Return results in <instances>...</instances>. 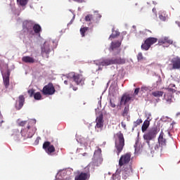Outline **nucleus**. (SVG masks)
Wrapping results in <instances>:
<instances>
[{"mask_svg":"<svg viewBox=\"0 0 180 180\" xmlns=\"http://www.w3.org/2000/svg\"><path fill=\"white\" fill-rule=\"evenodd\" d=\"M103 114H101L96 119L95 129L97 131H99V130L101 131L102 129H103Z\"/></svg>","mask_w":180,"mask_h":180,"instance_id":"f8f14e48","label":"nucleus"},{"mask_svg":"<svg viewBox=\"0 0 180 180\" xmlns=\"http://www.w3.org/2000/svg\"><path fill=\"white\" fill-rule=\"evenodd\" d=\"M117 36H120V32H115V34H112L110 36V39H116V37H117Z\"/></svg>","mask_w":180,"mask_h":180,"instance_id":"58836bf2","label":"nucleus"},{"mask_svg":"<svg viewBox=\"0 0 180 180\" xmlns=\"http://www.w3.org/2000/svg\"><path fill=\"white\" fill-rule=\"evenodd\" d=\"M129 105L125 106L124 111L122 112V116H123V117H126V116H127V115L129 114Z\"/></svg>","mask_w":180,"mask_h":180,"instance_id":"473e14b6","label":"nucleus"},{"mask_svg":"<svg viewBox=\"0 0 180 180\" xmlns=\"http://www.w3.org/2000/svg\"><path fill=\"white\" fill-rule=\"evenodd\" d=\"M64 84H65V85H68V81L65 80V81H64Z\"/></svg>","mask_w":180,"mask_h":180,"instance_id":"8fccbe9b","label":"nucleus"},{"mask_svg":"<svg viewBox=\"0 0 180 180\" xmlns=\"http://www.w3.org/2000/svg\"><path fill=\"white\" fill-rule=\"evenodd\" d=\"M169 88H175V84H170L169 86Z\"/></svg>","mask_w":180,"mask_h":180,"instance_id":"de8ad7c7","label":"nucleus"},{"mask_svg":"<svg viewBox=\"0 0 180 180\" xmlns=\"http://www.w3.org/2000/svg\"><path fill=\"white\" fill-rule=\"evenodd\" d=\"M70 88H72L73 91H77L78 89V87H74L72 84H70Z\"/></svg>","mask_w":180,"mask_h":180,"instance_id":"49530a36","label":"nucleus"},{"mask_svg":"<svg viewBox=\"0 0 180 180\" xmlns=\"http://www.w3.org/2000/svg\"><path fill=\"white\" fill-rule=\"evenodd\" d=\"M121 126L122 127H123V129H124V130H126V124L124 122H121Z\"/></svg>","mask_w":180,"mask_h":180,"instance_id":"a18cd8bd","label":"nucleus"},{"mask_svg":"<svg viewBox=\"0 0 180 180\" xmlns=\"http://www.w3.org/2000/svg\"><path fill=\"white\" fill-rule=\"evenodd\" d=\"M73 1L75 2L76 0H73Z\"/></svg>","mask_w":180,"mask_h":180,"instance_id":"052dcab7","label":"nucleus"},{"mask_svg":"<svg viewBox=\"0 0 180 180\" xmlns=\"http://www.w3.org/2000/svg\"><path fill=\"white\" fill-rule=\"evenodd\" d=\"M98 71H102V68L101 66L98 67Z\"/></svg>","mask_w":180,"mask_h":180,"instance_id":"864d4df0","label":"nucleus"},{"mask_svg":"<svg viewBox=\"0 0 180 180\" xmlns=\"http://www.w3.org/2000/svg\"><path fill=\"white\" fill-rule=\"evenodd\" d=\"M51 44H54V41L51 39L46 40L44 42V44L41 46V54L42 56H44V54H46V56H49V54H50L51 51V49H50V46H51Z\"/></svg>","mask_w":180,"mask_h":180,"instance_id":"0eeeda50","label":"nucleus"},{"mask_svg":"<svg viewBox=\"0 0 180 180\" xmlns=\"http://www.w3.org/2000/svg\"><path fill=\"white\" fill-rule=\"evenodd\" d=\"M43 95H54L56 94V88L53 83H49L48 84L45 85L41 91Z\"/></svg>","mask_w":180,"mask_h":180,"instance_id":"6e6552de","label":"nucleus"},{"mask_svg":"<svg viewBox=\"0 0 180 180\" xmlns=\"http://www.w3.org/2000/svg\"><path fill=\"white\" fill-rule=\"evenodd\" d=\"M27 92L30 98H33V96H34V89H30L27 91Z\"/></svg>","mask_w":180,"mask_h":180,"instance_id":"ea45409f","label":"nucleus"},{"mask_svg":"<svg viewBox=\"0 0 180 180\" xmlns=\"http://www.w3.org/2000/svg\"><path fill=\"white\" fill-rule=\"evenodd\" d=\"M25 105V96L20 95L18 96V100L15 103V108L17 110H20L21 108H23Z\"/></svg>","mask_w":180,"mask_h":180,"instance_id":"a211bd4d","label":"nucleus"},{"mask_svg":"<svg viewBox=\"0 0 180 180\" xmlns=\"http://www.w3.org/2000/svg\"><path fill=\"white\" fill-rule=\"evenodd\" d=\"M124 147V136L122 131H119L115 134V148L117 154L119 155Z\"/></svg>","mask_w":180,"mask_h":180,"instance_id":"f03ea898","label":"nucleus"},{"mask_svg":"<svg viewBox=\"0 0 180 180\" xmlns=\"http://www.w3.org/2000/svg\"><path fill=\"white\" fill-rule=\"evenodd\" d=\"M143 123V120L141 119H138L136 121L134 122V127H137V126H140Z\"/></svg>","mask_w":180,"mask_h":180,"instance_id":"e433bc0d","label":"nucleus"},{"mask_svg":"<svg viewBox=\"0 0 180 180\" xmlns=\"http://www.w3.org/2000/svg\"><path fill=\"white\" fill-rule=\"evenodd\" d=\"M160 132V129L158 127H153L150 128L144 135L143 140H145L146 143L148 144L149 148L150 150H160V143H150V141L154 140L155 137H157V134Z\"/></svg>","mask_w":180,"mask_h":180,"instance_id":"f257e3e1","label":"nucleus"},{"mask_svg":"<svg viewBox=\"0 0 180 180\" xmlns=\"http://www.w3.org/2000/svg\"><path fill=\"white\" fill-rule=\"evenodd\" d=\"M75 2H78L79 4H82V2H84V0H76Z\"/></svg>","mask_w":180,"mask_h":180,"instance_id":"09e8293b","label":"nucleus"},{"mask_svg":"<svg viewBox=\"0 0 180 180\" xmlns=\"http://www.w3.org/2000/svg\"><path fill=\"white\" fill-rule=\"evenodd\" d=\"M42 148L48 155H53V153L56 152V148L54 146L51 145L50 141H45L43 144Z\"/></svg>","mask_w":180,"mask_h":180,"instance_id":"9d476101","label":"nucleus"},{"mask_svg":"<svg viewBox=\"0 0 180 180\" xmlns=\"http://www.w3.org/2000/svg\"><path fill=\"white\" fill-rule=\"evenodd\" d=\"M34 98L35 101H40L41 99V94L40 92H37L34 94Z\"/></svg>","mask_w":180,"mask_h":180,"instance_id":"f704fd0d","label":"nucleus"},{"mask_svg":"<svg viewBox=\"0 0 180 180\" xmlns=\"http://www.w3.org/2000/svg\"><path fill=\"white\" fill-rule=\"evenodd\" d=\"M29 0H17L18 4H20L21 6H26Z\"/></svg>","mask_w":180,"mask_h":180,"instance_id":"72a5a7b5","label":"nucleus"},{"mask_svg":"<svg viewBox=\"0 0 180 180\" xmlns=\"http://www.w3.org/2000/svg\"><path fill=\"white\" fill-rule=\"evenodd\" d=\"M159 19H160V20H162V22H165V20H167V17L165 16V13L163 12L161 14H160Z\"/></svg>","mask_w":180,"mask_h":180,"instance_id":"c9c22d12","label":"nucleus"},{"mask_svg":"<svg viewBox=\"0 0 180 180\" xmlns=\"http://www.w3.org/2000/svg\"><path fill=\"white\" fill-rule=\"evenodd\" d=\"M158 41V39L155 37H148L147 38L144 43L141 45V49L143 50H145V51H147L148 50H150V47L153 46V44H155Z\"/></svg>","mask_w":180,"mask_h":180,"instance_id":"39448f33","label":"nucleus"},{"mask_svg":"<svg viewBox=\"0 0 180 180\" xmlns=\"http://www.w3.org/2000/svg\"><path fill=\"white\" fill-rule=\"evenodd\" d=\"M167 89L169 92H172V94H175V92H176V90H175V89H172L171 87H168Z\"/></svg>","mask_w":180,"mask_h":180,"instance_id":"79ce46f5","label":"nucleus"},{"mask_svg":"<svg viewBox=\"0 0 180 180\" xmlns=\"http://www.w3.org/2000/svg\"><path fill=\"white\" fill-rule=\"evenodd\" d=\"M71 23H72V21H70V22H69L68 25H71Z\"/></svg>","mask_w":180,"mask_h":180,"instance_id":"6e6d98bb","label":"nucleus"},{"mask_svg":"<svg viewBox=\"0 0 180 180\" xmlns=\"http://www.w3.org/2000/svg\"><path fill=\"white\" fill-rule=\"evenodd\" d=\"M27 139H32L33 136H34V133H36V128L33 127H30V125H28L27 127Z\"/></svg>","mask_w":180,"mask_h":180,"instance_id":"4be33fe9","label":"nucleus"},{"mask_svg":"<svg viewBox=\"0 0 180 180\" xmlns=\"http://www.w3.org/2000/svg\"><path fill=\"white\" fill-rule=\"evenodd\" d=\"M71 174V171L68 169H63L60 170L58 174H56V179L63 180L67 175H70Z\"/></svg>","mask_w":180,"mask_h":180,"instance_id":"f3484780","label":"nucleus"},{"mask_svg":"<svg viewBox=\"0 0 180 180\" xmlns=\"http://www.w3.org/2000/svg\"><path fill=\"white\" fill-rule=\"evenodd\" d=\"M26 123H27V121H21L18 123V126H21L22 127H23V126H25Z\"/></svg>","mask_w":180,"mask_h":180,"instance_id":"37998d69","label":"nucleus"},{"mask_svg":"<svg viewBox=\"0 0 180 180\" xmlns=\"http://www.w3.org/2000/svg\"><path fill=\"white\" fill-rule=\"evenodd\" d=\"M131 160V153H127L121 155L119 160V167H123V165H127Z\"/></svg>","mask_w":180,"mask_h":180,"instance_id":"1a4fd4ad","label":"nucleus"},{"mask_svg":"<svg viewBox=\"0 0 180 180\" xmlns=\"http://www.w3.org/2000/svg\"><path fill=\"white\" fill-rule=\"evenodd\" d=\"M102 158H98L96 160H94V164L95 167H99V165H101V164H102Z\"/></svg>","mask_w":180,"mask_h":180,"instance_id":"7c9ffc66","label":"nucleus"},{"mask_svg":"<svg viewBox=\"0 0 180 180\" xmlns=\"http://www.w3.org/2000/svg\"><path fill=\"white\" fill-rule=\"evenodd\" d=\"M97 151H98V153H101V149H98Z\"/></svg>","mask_w":180,"mask_h":180,"instance_id":"4d7b16f0","label":"nucleus"},{"mask_svg":"<svg viewBox=\"0 0 180 180\" xmlns=\"http://www.w3.org/2000/svg\"><path fill=\"white\" fill-rule=\"evenodd\" d=\"M139 92H140V88L135 89L134 95H139Z\"/></svg>","mask_w":180,"mask_h":180,"instance_id":"c03bdc74","label":"nucleus"},{"mask_svg":"<svg viewBox=\"0 0 180 180\" xmlns=\"http://www.w3.org/2000/svg\"><path fill=\"white\" fill-rule=\"evenodd\" d=\"M150 120H150V117H148L147 120H146L143 122V124L141 127V130H142L143 133H145V131H147V129H148V127H150Z\"/></svg>","mask_w":180,"mask_h":180,"instance_id":"b1692460","label":"nucleus"},{"mask_svg":"<svg viewBox=\"0 0 180 180\" xmlns=\"http://www.w3.org/2000/svg\"><path fill=\"white\" fill-rule=\"evenodd\" d=\"M164 95V91H155L152 92V96L155 98H161Z\"/></svg>","mask_w":180,"mask_h":180,"instance_id":"c85d7f7f","label":"nucleus"},{"mask_svg":"<svg viewBox=\"0 0 180 180\" xmlns=\"http://www.w3.org/2000/svg\"><path fill=\"white\" fill-rule=\"evenodd\" d=\"M73 1L75 2L76 0H73Z\"/></svg>","mask_w":180,"mask_h":180,"instance_id":"bf43d9fd","label":"nucleus"},{"mask_svg":"<svg viewBox=\"0 0 180 180\" xmlns=\"http://www.w3.org/2000/svg\"><path fill=\"white\" fill-rule=\"evenodd\" d=\"M124 169L122 170V174L123 175L124 179H127V176L130 175L131 172H132L131 166L124 165Z\"/></svg>","mask_w":180,"mask_h":180,"instance_id":"dca6fc26","label":"nucleus"},{"mask_svg":"<svg viewBox=\"0 0 180 180\" xmlns=\"http://www.w3.org/2000/svg\"><path fill=\"white\" fill-rule=\"evenodd\" d=\"M110 108H116V98H110Z\"/></svg>","mask_w":180,"mask_h":180,"instance_id":"2f4dec72","label":"nucleus"},{"mask_svg":"<svg viewBox=\"0 0 180 180\" xmlns=\"http://www.w3.org/2000/svg\"><path fill=\"white\" fill-rule=\"evenodd\" d=\"M32 30L34 36V34H40V32H41V26H40L39 24H34L32 26Z\"/></svg>","mask_w":180,"mask_h":180,"instance_id":"a878e982","label":"nucleus"},{"mask_svg":"<svg viewBox=\"0 0 180 180\" xmlns=\"http://www.w3.org/2000/svg\"><path fill=\"white\" fill-rule=\"evenodd\" d=\"M158 143L162 146H167V139H164V132L161 131L158 137Z\"/></svg>","mask_w":180,"mask_h":180,"instance_id":"5701e85b","label":"nucleus"},{"mask_svg":"<svg viewBox=\"0 0 180 180\" xmlns=\"http://www.w3.org/2000/svg\"><path fill=\"white\" fill-rule=\"evenodd\" d=\"M131 101V97L130 96V94H124L121 97L120 106H122V105H127V103H129Z\"/></svg>","mask_w":180,"mask_h":180,"instance_id":"aec40b11","label":"nucleus"},{"mask_svg":"<svg viewBox=\"0 0 180 180\" xmlns=\"http://www.w3.org/2000/svg\"><path fill=\"white\" fill-rule=\"evenodd\" d=\"M171 63H172L173 70L180 69V58L179 57L173 58L171 60Z\"/></svg>","mask_w":180,"mask_h":180,"instance_id":"6ab92c4d","label":"nucleus"},{"mask_svg":"<svg viewBox=\"0 0 180 180\" xmlns=\"http://www.w3.org/2000/svg\"><path fill=\"white\" fill-rule=\"evenodd\" d=\"M68 78L73 79L77 85H84L85 82V78L82 75L72 72L68 74Z\"/></svg>","mask_w":180,"mask_h":180,"instance_id":"7ed1b4c3","label":"nucleus"},{"mask_svg":"<svg viewBox=\"0 0 180 180\" xmlns=\"http://www.w3.org/2000/svg\"><path fill=\"white\" fill-rule=\"evenodd\" d=\"M27 130L26 129H22L21 130V135L22 136V137H25L26 139H27Z\"/></svg>","mask_w":180,"mask_h":180,"instance_id":"4c0bfd02","label":"nucleus"},{"mask_svg":"<svg viewBox=\"0 0 180 180\" xmlns=\"http://www.w3.org/2000/svg\"><path fill=\"white\" fill-rule=\"evenodd\" d=\"M147 32H150V33H151V31H150V30H147Z\"/></svg>","mask_w":180,"mask_h":180,"instance_id":"13d9d810","label":"nucleus"},{"mask_svg":"<svg viewBox=\"0 0 180 180\" xmlns=\"http://www.w3.org/2000/svg\"><path fill=\"white\" fill-rule=\"evenodd\" d=\"M22 63H26L28 64H34V63L35 62L34 58L30 56H23L22 58Z\"/></svg>","mask_w":180,"mask_h":180,"instance_id":"bb28decb","label":"nucleus"},{"mask_svg":"<svg viewBox=\"0 0 180 180\" xmlns=\"http://www.w3.org/2000/svg\"><path fill=\"white\" fill-rule=\"evenodd\" d=\"M112 65L115 64H118V65H122V64H126V59L122 58L121 57L117 58H112Z\"/></svg>","mask_w":180,"mask_h":180,"instance_id":"393cba45","label":"nucleus"},{"mask_svg":"<svg viewBox=\"0 0 180 180\" xmlns=\"http://www.w3.org/2000/svg\"><path fill=\"white\" fill-rule=\"evenodd\" d=\"M160 44H172L173 41L172 40L169 39L168 37H164L162 39L159 40Z\"/></svg>","mask_w":180,"mask_h":180,"instance_id":"cd10ccee","label":"nucleus"},{"mask_svg":"<svg viewBox=\"0 0 180 180\" xmlns=\"http://www.w3.org/2000/svg\"><path fill=\"white\" fill-rule=\"evenodd\" d=\"M101 18H102V15L99 13H96L94 16L92 14H88L85 16L84 20L86 22H89V25H91L92 23H99Z\"/></svg>","mask_w":180,"mask_h":180,"instance_id":"423d86ee","label":"nucleus"},{"mask_svg":"<svg viewBox=\"0 0 180 180\" xmlns=\"http://www.w3.org/2000/svg\"><path fill=\"white\" fill-rule=\"evenodd\" d=\"M120 46H122V41H112L109 50L110 51H115V50H117V54H120L121 49H119V47H120Z\"/></svg>","mask_w":180,"mask_h":180,"instance_id":"ddd939ff","label":"nucleus"},{"mask_svg":"<svg viewBox=\"0 0 180 180\" xmlns=\"http://www.w3.org/2000/svg\"><path fill=\"white\" fill-rule=\"evenodd\" d=\"M164 99L168 105H171L174 102V96L171 93H165L164 95Z\"/></svg>","mask_w":180,"mask_h":180,"instance_id":"412c9836","label":"nucleus"},{"mask_svg":"<svg viewBox=\"0 0 180 180\" xmlns=\"http://www.w3.org/2000/svg\"><path fill=\"white\" fill-rule=\"evenodd\" d=\"M144 89H145V91L147 89V88L146 87H142L141 88V91H144Z\"/></svg>","mask_w":180,"mask_h":180,"instance_id":"603ef678","label":"nucleus"},{"mask_svg":"<svg viewBox=\"0 0 180 180\" xmlns=\"http://www.w3.org/2000/svg\"><path fill=\"white\" fill-rule=\"evenodd\" d=\"M39 140H40V137H37L35 141H37V143H39Z\"/></svg>","mask_w":180,"mask_h":180,"instance_id":"3c124183","label":"nucleus"},{"mask_svg":"<svg viewBox=\"0 0 180 180\" xmlns=\"http://www.w3.org/2000/svg\"><path fill=\"white\" fill-rule=\"evenodd\" d=\"M137 58H138V61H141L143 60V59L144 58V57L143 56V53L141 52L138 53L137 56Z\"/></svg>","mask_w":180,"mask_h":180,"instance_id":"a19ab883","label":"nucleus"},{"mask_svg":"<svg viewBox=\"0 0 180 180\" xmlns=\"http://www.w3.org/2000/svg\"><path fill=\"white\" fill-rule=\"evenodd\" d=\"M94 64H96V65H98V67H108V65H113L112 58H103L94 60Z\"/></svg>","mask_w":180,"mask_h":180,"instance_id":"9b49d317","label":"nucleus"},{"mask_svg":"<svg viewBox=\"0 0 180 180\" xmlns=\"http://www.w3.org/2000/svg\"><path fill=\"white\" fill-rule=\"evenodd\" d=\"M91 178V174L89 172H78L77 174L75 177V180H88Z\"/></svg>","mask_w":180,"mask_h":180,"instance_id":"2eb2a0df","label":"nucleus"},{"mask_svg":"<svg viewBox=\"0 0 180 180\" xmlns=\"http://www.w3.org/2000/svg\"><path fill=\"white\" fill-rule=\"evenodd\" d=\"M2 123H4V121H1V122L0 123V126H2Z\"/></svg>","mask_w":180,"mask_h":180,"instance_id":"5fc2aeb1","label":"nucleus"},{"mask_svg":"<svg viewBox=\"0 0 180 180\" xmlns=\"http://www.w3.org/2000/svg\"><path fill=\"white\" fill-rule=\"evenodd\" d=\"M89 30V27H84L80 28V34L82 35V37H85V33Z\"/></svg>","mask_w":180,"mask_h":180,"instance_id":"c756f323","label":"nucleus"},{"mask_svg":"<svg viewBox=\"0 0 180 180\" xmlns=\"http://www.w3.org/2000/svg\"><path fill=\"white\" fill-rule=\"evenodd\" d=\"M1 73L5 88H9V78L11 77V72L9 70H7L6 72H4V71L1 70Z\"/></svg>","mask_w":180,"mask_h":180,"instance_id":"4468645a","label":"nucleus"},{"mask_svg":"<svg viewBox=\"0 0 180 180\" xmlns=\"http://www.w3.org/2000/svg\"><path fill=\"white\" fill-rule=\"evenodd\" d=\"M34 22L32 20H25L22 22V29L24 32H27L29 36H34V32H33V25Z\"/></svg>","mask_w":180,"mask_h":180,"instance_id":"20e7f679","label":"nucleus"}]
</instances>
